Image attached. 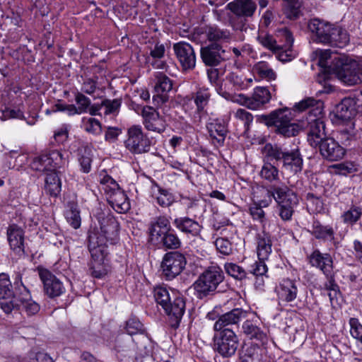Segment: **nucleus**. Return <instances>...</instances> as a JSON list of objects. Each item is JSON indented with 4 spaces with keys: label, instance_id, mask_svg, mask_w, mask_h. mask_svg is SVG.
<instances>
[{
    "label": "nucleus",
    "instance_id": "f257e3e1",
    "mask_svg": "<svg viewBox=\"0 0 362 362\" xmlns=\"http://www.w3.org/2000/svg\"><path fill=\"white\" fill-rule=\"evenodd\" d=\"M100 230L93 229L88 233V247L90 253L101 259L107 244H115L119 239V223L111 214L100 215L98 217Z\"/></svg>",
    "mask_w": 362,
    "mask_h": 362
},
{
    "label": "nucleus",
    "instance_id": "f03ea898",
    "mask_svg": "<svg viewBox=\"0 0 362 362\" xmlns=\"http://www.w3.org/2000/svg\"><path fill=\"white\" fill-rule=\"evenodd\" d=\"M308 29L313 41L317 43L343 48L349 42V35L346 29L322 19L310 20Z\"/></svg>",
    "mask_w": 362,
    "mask_h": 362
},
{
    "label": "nucleus",
    "instance_id": "7ed1b4c3",
    "mask_svg": "<svg viewBox=\"0 0 362 362\" xmlns=\"http://www.w3.org/2000/svg\"><path fill=\"white\" fill-rule=\"evenodd\" d=\"M295 107L299 111L310 109L308 117V141L312 146L316 147L326 139L325 124L321 118L323 103L314 98H307L296 103Z\"/></svg>",
    "mask_w": 362,
    "mask_h": 362
},
{
    "label": "nucleus",
    "instance_id": "20e7f679",
    "mask_svg": "<svg viewBox=\"0 0 362 362\" xmlns=\"http://www.w3.org/2000/svg\"><path fill=\"white\" fill-rule=\"evenodd\" d=\"M264 151L266 159L282 163L283 168L293 174L300 173L303 169V160L298 148L289 150L286 147L267 144Z\"/></svg>",
    "mask_w": 362,
    "mask_h": 362
},
{
    "label": "nucleus",
    "instance_id": "39448f33",
    "mask_svg": "<svg viewBox=\"0 0 362 362\" xmlns=\"http://www.w3.org/2000/svg\"><path fill=\"white\" fill-rule=\"evenodd\" d=\"M225 279L222 269L217 265H211L205 269L192 284L196 296L202 299L221 292L219 287Z\"/></svg>",
    "mask_w": 362,
    "mask_h": 362
},
{
    "label": "nucleus",
    "instance_id": "423d86ee",
    "mask_svg": "<svg viewBox=\"0 0 362 362\" xmlns=\"http://www.w3.org/2000/svg\"><path fill=\"white\" fill-rule=\"evenodd\" d=\"M259 121L268 127H275V132L284 137L296 136L299 131V126L292 122V114L289 109H277L269 115L259 116Z\"/></svg>",
    "mask_w": 362,
    "mask_h": 362
},
{
    "label": "nucleus",
    "instance_id": "0eeeda50",
    "mask_svg": "<svg viewBox=\"0 0 362 362\" xmlns=\"http://www.w3.org/2000/svg\"><path fill=\"white\" fill-rule=\"evenodd\" d=\"M269 197L278 204L279 214L284 221L291 218L294 207L298 204L297 194L284 183L272 185L267 189Z\"/></svg>",
    "mask_w": 362,
    "mask_h": 362
},
{
    "label": "nucleus",
    "instance_id": "6e6552de",
    "mask_svg": "<svg viewBox=\"0 0 362 362\" xmlns=\"http://www.w3.org/2000/svg\"><path fill=\"white\" fill-rule=\"evenodd\" d=\"M232 15L229 23L235 30H246L249 19L254 17L257 9L256 0H233L226 5Z\"/></svg>",
    "mask_w": 362,
    "mask_h": 362
},
{
    "label": "nucleus",
    "instance_id": "1a4fd4ad",
    "mask_svg": "<svg viewBox=\"0 0 362 362\" xmlns=\"http://www.w3.org/2000/svg\"><path fill=\"white\" fill-rule=\"evenodd\" d=\"M332 71L344 83L353 86L362 83L358 62L345 56H336L330 63Z\"/></svg>",
    "mask_w": 362,
    "mask_h": 362
},
{
    "label": "nucleus",
    "instance_id": "9d476101",
    "mask_svg": "<svg viewBox=\"0 0 362 362\" xmlns=\"http://www.w3.org/2000/svg\"><path fill=\"white\" fill-rule=\"evenodd\" d=\"M151 139L143 132L140 125H133L127 130L125 148L133 154H143L150 151Z\"/></svg>",
    "mask_w": 362,
    "mask_h": 362
},
{
    "label": "nucleus",
    "instance_id": "9b49d317",
    "mask_svg": "<svg viewBox=\"0 0 362 362\" xmlns=\"http://www.w3.org/2000/svg\"><path fill=\"white\" fill-rule=\"evenodd\" d=\"M186 264L187 259L182 253L168 252L165 254L161 262L163 275L167 280H171L183 271Z\"/></svg>",
    "mask_w": 362,
    "mask_h": 362
},
{
    "label": "nucleus",
    "instance_id": "f8f14e48",
    "mask_svg": "<svg viewBox=\"0 0 362 362\" xmlns=\"http://www.w3.org/2000/svg\"><path fill=\"white\" fill-rule=\"evenodd\" d=\"M214 349L222 357L230 358L235 355L238 346L239 339L235 333L230 332L222 334H214Z\"/></svg>",
    "mask_w": 362,
    "mask_h": 362
},
{
    "label": "nucleus",
    "instance_id": "ddd939ff",
    "mask_svg": "<svg viewBox=\"0 0 362 362\" xmlns=\"http://www.w3.org/2000/svg\"><path fill=\"white\" fill-rule=\"evenodd\" d=\"M39 277L43 284L45 294L51 298L60 296L65 292V287L59 279L47 269L39 266L37 267Z\"/></svg>",
    "mask_w": 362,
    "mask_h": 362
},
{
    "label": "nucleus",
    "instance_id": "4468645a",
    "mask_svg": "<svg viewBox=\"0 0 362 362\" xmlns=\"http://www.w3.org/2000/svg\"><path fill=\"white\" fill-rule=\"evenodd\" d=\"M250 313L245 318L242 325V332L244 335L251 340H255L264 346L267 344L269 338L264 327L257 317H249Z\"/></svg>",
    "mask_w": 362,
    "mask_h": 362
},
{
    "label": "nucleus",
    "instance_id": "2eb2a0df",
    "mask_svg": "<svg viewBox=\"0 0 362 362\" xmlns=\"http://www.w3.org/2000/svg\"><path fill=\"white\" fill-rule=\"evenodd\" d=\"M175 54L184 70H192L196 65V54L192 46L186 42L180 41L173 46Z\"/></svg>",
    "mask_w": 362,
    "mask_h": 362
},
{
    "label": "nucleus",
    "instance_id": "dca6fc26",
    "mask_svg": "<svg viewBox=\"0 0 362 362\" xmlns=\"http://www.w3.org/2000/svg\"><path fill=\"white\" fill-rule=\"evenodd\" d=\"M200 56L203 63L211 67L219 65L227 58L226 50L217 42L202 47L200 49Z\"/></svg>",
    "mask_w": 362,
    "mask_h": 362
},
{
    "label": "nucleus",
    "instance_id": "f3484780",
    "mask_svg": "<svg viewBox=\"0 0 362 362\" xmlns=\"http://www.w3.org/2000/svg\"><path fill=\"white\" fill-rule=\"evenodd\" d=\"M7 241L10 249L18 256L25 255V231L16 224H9L6 229Z\"/></svg>",
    "mask_w": 362,
    "mask_h": 362
},
{
    "label": "nucleus",
    "instance_id": "a211bd4d",
    "mask_svg": "<svg viewBox=\"0 0 362 362\" xmlns=\"http://www.w3.org/2000/svg\"><path fill=\"white\" fill-rule=\"evenodd\" d=\"M141 116L145 128L151 132L163 133L165 130L166 123L159 112L151 106L142 107Z\"/></svg>",
    "mask_w": 362,
    "mask_h": 362
},
{
    "label": "nucleus",
    "instance_id": "6ab92c4d",
    "mask_svg": "<svg viewBox=\"0 0 362 362\" xmlns=\"http://www.w3.org/2000/svg\"><path fill=\"white\" fill-rule=\"evenodd\" d=\"M164 310L169 317L170 326L177 328L185 311V298L178 293H173V299Z\"/></svg>",
    "mask_w": 362,
    "mask_h": 362
},
{
    "label": "nucleus",
    "instance_id": "aec40b11",
    "mask_svg": "<svg viewBox=\"0 0 362 362\" xmlns=\"http://www.w3.org/2000/svg\"><path fill=\"white\" fill-rule=\"evenodd\" d=\"M173 81L163 72L155 74L154 90L156 93L153 95V100L158 105L168 100V93L172 90Z\"/></svg>",
    "mask_w": 362,
    "mask_h": 362
},
{
    "label": "nucleus",
    "instance_id": "412c9836",
    "mask_svg": "<svg viewBox=\"0 0 362 362\" xmlns=\"http://www.w3.org/2000/svg\"><path fill=\"white\" fill-rule=\"evenodd\" d=\"M13 282L10 280L6 273L0 274V306L7 314L11 313L14 308L12 300Z\"/></svg>",
    "mask_w": 362,
    "mask_h": 362
},
{
    "label": "nucleus",
    "instance_id": "4be33fe9",
    "mask_svg": "<svg viewBox=\"0 0 362 362\" xmlns=\"http://www.w3.org/2000/svg\"><path fill=\"white\" fill-rule=\"evenodd\" d=\"M318 146L322 156L329 161L343 158L346 153L344 148L332 138L327 137Z\"/></svg>",
    "mask_w": 362,
    "mask_h": 362
},
{
    "label": "nucleus",
    "instance_id": "5701e85b",
    "mask_svg": "<svg viewBox=\"0 0 362 362\" xmlns=\"http://www.w3.org/2000/svg\"><path fill=\"white\" fill-rule=\"evenodd\" d=\"M173 223L178 230L188 236H200L202 226L193 218L188 216L177 217L173 220Z\"/></svg>",
    "mask_w": 362,
    "mask_h": 362
},
{
    "label": "nucleus",
    "instance_id": "b1692460",
    "mask_svg": "<svg viewBox=\"0 0 362 362\" xmlns=\"http://www.w3.org/2000/svg\"><path fill=\"white\" fill-rule=\"evenodd\" d=\"M308 259L310 265L319 269L324 275L333 272V259L329 253H322L317 249L309 255Z\"/></svg>",
    "mask_w": 362,
    "mask_h": 362
},
{
    "label": "nucleus",
    "instance_id": "393cba45",
    "mask_svg": "<svg viewBox=\"0 0 362 362\" xmlns=\"http://www.w3.org/2000/svg\"><path fill=\"white\" fill-rule=\"evenodd\" d=\"M276 291L279 298L282 301L292 302L297 298V282L290 279H284L276 286Z\"/></svg>",
    "mask_w": 362,
    "mask_h": 362
},
{
    "label": "nucleus",
    "instance_id": "a878e982",
    "mask_svg": "<svg viewBox=\"0 0 362 362\" xmlns=\"http://www.w3.org/2000/svg\"><path fill=\"white\" fill-rule=\"evenodd\" d=\"M310 234L317 240L322 241H332L334 247H338L339 243L335 241L334 230L330 225H322L318 220H314L312 223Z\"/></svg>",
    "mask_w": 362,
    "mask_h": 362
},
{
    "label": "nucleus",
    "instance_id": "bb28decb",
    "mask_svg": "<svg viewBox=\"0 0 362 362\" xmlns=\"http://www.w3.org/2000/svg\"><path fill=\"white\" fill-rule=\"evenodd\" d=\"M107 201L117 213L123 214L130 209L129 200L124 192L120 188L110 192Z\"/></svg>",
    "mask_w": 362,
    "mask_h": 362
},
{
    "label": "nucleus",
    "instance_id": "cd10ccee",
    "mask_svg": "<svg viewBox=\"0 0 362 362\" xmlns=\"http://www.w3.org/2000/svg\"><path fill=\"white\" fill-rule=\"evenodd\" d=\"M280 33H281L282 37L285 38L286 47L284 48L283 47L279 45L276 47V50H274V52L276 53V58L279 61L282 62H290L295 57L293 50L291 49L293 42V35L291 33V31L287 28L281 30Z\"/></svg>",
    "mask_w": 362,
    "mask_h": 362
},
{
    "label": "nucleus",
    "instance_id": "c85d7f7f",
    "mask_svg": "<svg viewBox=\"0 0 362 362\" xmlns=\"http://www.w3.org/2000/svg\"><path fill=\"white\" fill-rule=\"evenodd\" d=\"M209 136L215 141L218 146H223L228 134V127L223 120L214 119L206 124Z\"/></svg>",
    "mask_w": 362,
    "mask_h": 362
},
{
    "label": "nucleus",
    "instance_id": "c756f323",
    "mask_svg": "<svg viewBox=\"0 0 362 362\" xmlns=\"http://www.w3.org/2000/svg\"><path fill=\"white\" fill-rule=\"evenodd\" d=\"M169 218L165 216H159L153 218L149 225V234L152 240H158L162 235L171 229Z\"/></svg>",
    "mask_w": 362,
    "mask_h": 362
},
{
    "label": "nucleus",
    "instance_id": "7c9ffc66",
    "mask_svg": "<svg viewBox=\"0 0 362 362\" xmlns=\"http://www.w3.org/2000/svg\"><path fill=\"white\" fill-rule=\"evenodd\" d=\"M257 250L258 259L261 260L268 259L272 251V241L271 235L264 229L257 234Z\"/></svg>",
    "mask_w": 362,
    "mask_h": 362
},
{
    "label": "nucleus",
    "instance_id": "2f4dec72",
    "mask_svg": "<svg viewBox=\"0 0 362 362\" xmlns=\"http://www.w3.org/2000/svg\"><path fill=\"white\" fill-rule=\"evenodd\" d=\"M265 260L259 259L255 261L247 268L248 276H252L255 277V285L257 288H262L264 285L265 277H267V267L264 262Z\"/></svg>",
    "mask_w": 362,
    "mask_h": 362
},
{
    "label": "nucleus",
    "instance_id": "473e14b6",
    "mask_svg": "<svg viewBox=\"0 0 362 362\" xmlns=\"http://www.w3.org/2000/svg\"><path fill=\"white\" fill-rule=\"evenodd\" d=\"M45 157V165L48 168V173L51 171L59 172L57 170L64 168L67 163V158L64 153L58 150L50 151L44 153Z\"/></svg>",
    "mask_w": 362,
    "mask_h": 362
},
{
    "label": "nucleus",
    "instance_id": "72a5a7b5",
    "mask_svg": "<svg viewBox=\"0 0 362 362\" xmlns=\"http://www.w3.org/2000/svg\"><path fill=\"white\" fill-rule=\"evenodd\" d=\"M247 315L248 313L242 308H234L220 315L216 321V327H221L220 325H237L241 320L246 318Z\"/></svg>",
    "mask_w": 362,
    "mask_h": 362
},
{
    "label": "nucleus",
    "instance_id": "f704fd0d",
    "mask_svg": "<svg viewBox=\"0 0 362 362\" xmlns=\"http://www.w3.org/2000/svg\"><path fill=\"white\" fill-rule=\"evenodd\" d=\"M271 93L268 88L265 87H257L255 88L253 94L250 97L248 108L257 110L262 107L264 104L269 102Z\"/></svg>",
    "mask_w": 362,
    "mask_h": 362
},
{
    "label": "nucleus",
    "instance_id": "c9c22d12",
    "mask_svg": "<svg viewBox=\"0 0 362 362\" xmlns=\"http://www.w3.org/2000/svg\"><path fill=\"white\" fill-rule=\"evenodd\" d=\"M59 172L51 171L46 173L45 179V191L51 197H57L62 190V182L59 177Z\"/></svg>",
    "mask_w": 362,
    "mask_h": 362
},
{
    "label": "nucleus",
    "instance_id": "e433bc0d",
    "mask_svg": "<svg viewBox=\"0 0 362 362\" xmlns=\"http://www.w3.org/2000/svg\"><path fill=\"white\" fill-rule=\"evenodd\" d=\"M13 289L12 300L13 303H18L31 296L30 289L23 282L22 274L20 272L15 273L13 276Z\"/></svg>",
    "mask_w": 362,
    "mask_h": 362
},
{
    "label": "nucleus",
    "instance_id": "4c0bfd02",
    "mask_svg": "<svg viewBox=\"0 0 362 362\" xmlns=\"http://www.w3.org/2000/svg\"><path fill=\"white\" fill-rule=\"evenodd\" d=\"M302 6L300 0H286L284 1L283 11L287 18L295 21L302 15Z\"/></svg>",
    "mask_w": 362,
    "mask_h": 362
},
{
    "label": "nucleus",
    "instance_id": "58836bf2",
    "mask_svg": "<svg viewBox=\"0 0 362 362\" xmlns=\"http://www.w3.org/2000/svg\"><path fill=\"white\" fill-rule=\"evenodd\" d=\"M157 241L165 250H177L182 246L181 240L173 228L166 231V233Z\"/></svg>",
    "mask_w": 362,
    "mask_h": 362
},
{
    "label": "nucleus",
    "instance_id": "ea45409f",
    "mask_svg": "<svg viewBox=\"0 0 362 362\" xmlns=\"http://www.w3.org/2000/svg\"><path fill=\"white\" fill-rule=\"evenodd\" d=\"M93 261L90 265V273L94 278L101 279L107 274V270L105 265L104 264V260L105 257L107 255V250H105L104 254L101 259L94 257L90 253Z\"/></svg>",
    "mask_w": 362,
    "mask_h": 362
},
{
    "label": "nucleus",
    "instance_id": "a19ab883",
    "mask_svg": "<svg viewBox=\"0 0 362 362\" xmlns=\"http://www.w3.org/2000/svg\"><path fill=\"white\" fill-rule=\"evenodd\" d=\"M15 307H17L21 312L25 313L28 316L35 315L40 310V304L33 299L32 296L18 303H14Z\"/></svg>",
    "mask_w": 362,
    "mask_h": 362
},
{
    "label": "nucleus",
    "instance_id": "79ce46f5",
    "mask_svg": "<svg viewBox=\"0 0 362 362\" xmlns=\"http://www.w3.org/2000/svg\"><path fill=\"white\" fill-rule=\"evenodd\" d=\"M252 72L259 78L267 81L275 80L276 74L270 65L264 62L260 61L255 63L252 67Z\"/></svg>",
    "mask_w": 362,
    "mask_h": 362
},
{
    "label": "nucleus",
    "instance_id": "37998d69",
    "mask_svg": "<svg viewBox=\"0 0 362 362\" xmlns=\"http://www.w3.org/2000/svg\"><path fill=\"white\" fill-rule=\"evenodd\" d=\"M268 161L264 160V163L259 173L261 178L267 180L269 182H278L279 178V170L274 163H271V160L267 159Z\"/></svg>",
    "mask_w": 362,
    "mask_h": 362
},
{
    "label": "nucleus",
    "instance_id": "c03bdc74",
    "mask_svg": "<svg viewBox=\"0 0 362 362\" xmlns=\"http://www.w3.org/2000/svg\"><path fill=\"white\" fill-rule=\"evenodd\" d=\"M81 93L89 95H93L97 92V90H100L98 76H93L90 77L84 74V75L81 76Z\"/></svg>",
    "mask_w": 362,
    "mask_h": 362
},
{
    "label": "nucleus",
    "instance_id": "a18cd8bd",
    "mask_svg": "<svg viewBox=\"0 0 362 362\" xmlns=\"http://www.w3.org/2000/svg\"><path fill=\"white\" fill-rule=\"evenodd\" d=\"M206 34L209 40L214 42H228L231 40V34L228 30L221 29L217 26L209 27Z\"/></svg>",
    "mask_w": 362,
    "mask_h": 362
},
{
    "label": "nucleus",
    "instance_id": "49530a36",
    "mask_svg": "<svg viewBox=\"0 0 362 362\" xmlns=\"http://www.w3.org/2000/svg\"><path fill=\"white\" fill-rule=\"evenodd\" d=\"M354 112V104L351 98H344L337 106V116L343 120L349 119L353 117Z\"/></svg>",
    "mask_w": 362,
    "mask_h": 362
},
{
    "label": "nucleus",
    "instance_id": "de8ad7c7",
    "mask_svg": "<svg viewBox=\"0 0 362 362\" xmlns=\"http://www.w3.org/2000/svg\"><path fill=\"white\" fill-rule=\"evenodd\" d=\"M217 93L227 100L237 103L240 105H245L248 108V103L250 97H247L243 93H235L227 90L226 88H223L222 86L216 87Z\"/></svg>",
    "mask_w": 362,
    "mask_h": 362
},
{
    "label": "nucleus",
    "instance_id": "09e8293b",
    "mask_svg": "<svg viewBox=\"0 0 362 362\" xmlns=\"http://www.w3.org/2000/svg\"><path fill=\"white\" fill-rule=\"evenodd\" d=\"M211 93L208 88H199L194 94L193 98L197 107V112L201 115L204 112L205 107L210 100Z\"/></svg>",
    "mask_w": 362,
    "mask_h": 362
},
{
    "label": "nucleus",
    "instance_id": "8fccbe9b",
    "mask_svg": "<svg viewBox=\"0 0 362 362\" xmlns=\"http://www.w3.org/2000/svg\"><path fill=\"white\" fill-rule=\"evenodd\" d=\"M158 188V193L155 194L157 204L161 207H169L175 201V196L169 189L163 188L156 184Z\"/></svg>",
    "mask_w": 362,
    "mask_h": 362
},
{
    "label": "nucleus",
    "instance_id": "3c124183",
    "mask_svg": "<svg viewBox=\"0 0 362 362\" xmlns=\"http://www.w3.org/2000/svg\"><path fill=\"white\" fill-rule=\"evenodd\" d=\"M226 272L236 280L243 281L249 279L248 272L247 269L243 267L231 262H228L224 264Z\"/></svg>",
    "mask_w": 362,
    "mask_h": 362
},
{
    "label": "nucleus",
    "instance_id": "603ef678",
    "mask_svg": "<svg viewBox=\"0 0 362 362\" xmlns=\"http://www.w3.org/2000/svg\"><path fill=\"white\" fill-rule=\"evenodd\" d=\"M226 81L232 86L231 90H241L247 88L245 78L243 75H240L236 72L231 71L228 73L226 76Z\"/></svg>",
    "mask_w": 362,
    "mask_h": 362
},
{
    "label": "nucleus",
    "instance_id": "864d4df0",
    "mask_svg": "<svg viewBox=\"0 0 362 362\" xmlns=\"http://www.w3.org/2000/svg\"><path fill=\"white\" fill-rule=\"evenodd\" d=\"M67 222L74 228L77 229L81 226V219L80 211L76 204H69V209L65 213Z\"/></svg>",
    "mask_w": 362,
    "mask_h": 362
},
{
    "label": "nucleus",
    "instance_id": "5fc2aeb1",
    "mask_svg": "<svg viewBox=\"0 0 362 362\" xmlns=\"http://www.w3.org/2000/svg\"><path fill=\"white\" fill-rule=\"evenodd\" d=\"M153 296L157 304L163 309L170 303L173 296H170L168 290L163 286H156L153 289Z\"/></svg>",
    "mask_w": 362,
    "mask_h": 362
},
{
    "label": "nucleus",
    "instance_id": "6e6d98bb",
    "mask_svg": "<svg viewBox=\"0 0 362 362\" xmlns=\"http://www.w3.org/2000/svg\"><path fill=\"white\" fill-rule=\"evenodd\" d=\"M361 208L353 205L350 207L349 210L344 211L341 214V218L344 223L349 225H354L361 218Z\"/></svg>",
    "mask_w": 362,
    "mask_h": 362
},
{
    "label": "nucleus",
    "instance_id": "4d7b16f0",
    "mask_svg": "<svg viewBox=\"0 0 362 362\" xmlns=\"http://www.w3.org/2000/svg\"><path fill=\"white\" fill-rule=\"evenodd\" d=\"M264 346L259 344H251L245 350V357L250 358L251 362H259L262 360L263 354L265 352Z\"/></svg>",
    "mask_w": 362,
    "mask_h": 362
},
{
    "label": "nucleus",
    "instance_id": "13d9d810",
    "mask_svg": "<svg viewBox=\"0 0 362 362\" xmlns=\"http://www.w3.org/2000/svg\"><path fill=\"white\" fill-rule=\"evenodd\" d=\"M325 276L327 281L324 284V288L325 290L330 291L328 295L329 300L332 302L334 298H337V294L339 293V287L336 283L334 272L326 274Z\"/></svg>",
    "mask_w": 362,
    "mask_h": 362
},
{
    "label": "nucleus",
    "instance_id": "bf43d9fd",
    "mask_svg": "<svg viewBox=\"0 0 362 362\" xmlns=\"http://www.w3.org/2000/svg\"><path fill=\"white\" fill-rule=\"evenodd\" d=\"M330 168L333 173L341 175H347L357 170L356 164L350 161L334 164L330 166Z\"/></svg>",
    "mask_w": 362,
    "mask_h": 362
},
{
    "label": "nucleus",
    "instance_id": "052dcab7",
    "mask_svg": "<svg viewBox=\"0 0 362 362\" xmlns=\"http://www.w3.org/2000/svg\"><path fill=\"white\" fill-rule=\"evenodd\" d=\"M267 206H268V203L262 201L259 204L254 203L250 206V214L254 221H257L262 224L264 223L266 217L262 207Z\"/></svg>",
    "mask_w": 362,
    "mask_h": 362
},
{
    "label": "nucleus",
    "instance_id": "680f3d73",
    "mask_svg": "<svg viewBox=\"0 0 362 362\" xmlns=\"http://www.w3.org/2000/svg\"><path fill=\"white\" fill-rule=\"evenodd\" d=\"M82 124L84 130L94 135H99L102 132L101 123L93 117H83Z\"/></svg>",
    "mask_w": 362,
    "mask_h": 362
},
{
    "label": "nucleus",
    "instance_id": "e2e57ef3",
    "mask_svg": "<svg viewBox=\"0 0 362 362\" xmlns=\"http://www.w3.org/2000/svg\"><path fill=\"white\" fill-rule=\"evenodd\" d=\"M122 105V99L115 98L113 100L105 99L101 103V106L105 108V115H116L119 112Z\"/></svg>",
    "mask_w": 362,
    "mask_h": 362
},
{
    "label": "nucleus",
    "instance_id": "0e129e2a",
    "mask_svg": "<svg viewBox=\"0 0 362 362\" xmlns=\"http://www.w3.org/2000/svg\"><path fill=\"white\" fill-rule=\"evenodd\" d=\"M216 250L223 255H230L233 252V246L230 240L225 238H217L214 242Z\"/></svg>",
    "mask_w": 362,
    "mask_h": 362
},
{
    "label": "nucleus",
    "instance_id": "69168bd1",
    "mask_svg": "<svg viewBox=\"0 0 362 362\" xmlns=\"http://www.w3.org/2000/svg\"><path fill=\"white\" fill-rule=\"evenodd\" d=\"M75 102L77 105L78 110L81 114L88 112V107L91 105L90 99L86 96L84 93L76 91L74 93Z\"/></svg>",
    "mask_w": 362,
    "mask_h": 362
},
{
    "label": "nucleus",
    "instance_id": "338daca9",
    "mask_svg": "<svg viewBox=\"0 0 362 362\" xmlns=\"http://www.w3.org/2000/svg\"><path fill=\"white\" fill-rule=\"evenodd\" d=\"M126 331L129 335L143 334L145 330L143 324L136 318H130L126 323Z\"/></svg>",
    "mask_w": 362,
    "mask_h": 362
},
{
    "label": "nucleus",
    "instance_id": "774afa93",
    "mask_svg": "<svg viewBox=\"0 0 362 362\" xmlns=\"http://www.w3.org/2000/svg\"><path fill=\"white\" fill-rule=\"evenodd\" d=\"M349 325L351 335L362 345V325L357 318H351Z\"/></svg>",
    "mask_w": 362,
    "mask_h": 362
}]
</instances>
